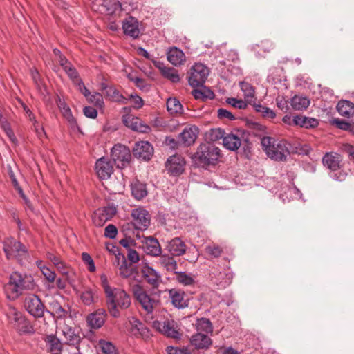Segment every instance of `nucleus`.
Segmentation results:
<instances>
[{"label":"nucleus","mask_w":354,"mask_h":354,"mask_svg":"<svg viewBox=\"0 0 354 354\" xmlns=\"http://www.w3.org/2000/svg\"><path fill=\"white\" fill-rule=\"evenodd\" d=\"M167 249L172 256H182L187 250L185 243L178 237L172 239L168 242Z\"/></svg>","instance_id":"nucleus-28"},{"label":"nucleus","mask_w":354,"mask_h":354,"mask_svg":"<svg viewBox=\"0 0 354 354\" xmlns=\"http://www.w3.org/2000/svg\"><path fill=\"white\" fill-rule=\"evenodd\" d=\"M290 104L293 109L301 111L306 109L308 107L310 100L306 97L295 95L291 99Z\"/></svg>","instance_id":"nucleus-37"},{"label":"nucleus","mask_w":354,"mask_h":354,"mask_svg":"<svg viewBox=\"0 0 354 354\" xmlns=\"http://www.w3.org/2000/svg\"><path fill=\"white\" fill-rule=\"evenodd\" d=\"M100 279H101L102 286V288L104 289L106 296L108 295L109 294L110 295L111 294L110 292H111L113 291V290H114L115 288H111L109 286L108 279H107V277L106 275L102 274L100 277Z\"/></svg>","instance_id":"nucleus-62"},{"label":"nucleus","mask_w":354,"mask_h":354,"mask_svg":"<svg viewBox=\"0 0 354 354\" xmlns=\"http://www.w3.org/2000/svg\"><path fill=\"white\" fill-rule=\"evenodd\" d=\"M162 75L174 83H176L180 81V76L177 70L171 67H168L167 69H165Z\"/></svg>","instance_id":"nucleus-46"},{"label":"nucleus","mask_w":354,"mask_h":354,"mask_svg":"<svg viewBox=\"0 0 354 354\" xmlns=\"http://www.w3.org/2000/svg\"><path fill=\"white\" fill-rule=\"evenodd\" d=\"M114 265L118 267L119 274L122 278H129L136 273V269L131 263H128L124 255L118 252L115 256Z\"/></svg>","instance_id":"nucleus-16"},{"label":"nucleus","mask_w":354,"mask_h":354,"mask_svg":"<svg viewBox=\"0 0 354 354\" xmlns=\"http://www.w3.org/2000/svg\"><path fill=\"white\" fill-rule=\"evenodd\" d=\"M131 216L133 218V225L140 230H145L151 221V216L149 212L142 208H136L132 210Z\"/></svg>","instance_id":"nucleus-15"},{"label":"nucleus","mask_w":354,"mask_h":354,"mask_svg":"<svg viewBox=\"0 0 354 354\" xmlns=\"http://www.w3.org/2000/svg\"><path fill=\"white\" fill-rule=\"evenodd\" d=\"M56 103L64 118L67 120V121L71 124H75V119L73 117L69 106L66 104L65 101L58 96L57 100H56Z\"/></svg>","instance_id":"nucleus-32"},{"label":"nucleus","mask_w":354,"mask_h":354,"mask_svg":"<svg viewBox=\"0 0 354 354\" xmlns=\"http://www.w3.org/2000/svg\"><path fill=\"white\" fill-rule=\"evenodd\" d=\"M48 349L52 354H59L62 351V344L59 340L53 335L47 337Z\"/></svg>","instance_id":"nucleus-41"},{"label":"nucleus","mask_w":354,"mask_h":354,"mask_svg":"<svg viewBox=\"0 0 354 354\" xmlns=\"http://www.w3.org/2000/svg\"><path fill=\"white\" fill-rule=\"evenodd\" d=\"M218 147L212 144H201L194 154L195 161L201 166L215 165L221 156Z\"/></svg>","instance_id":"nucleus-6"},{"label":"nucleus","mask_w":354,"mask_h":354,"mask_svg":"<svg viewBox=\"0 0 354 354\" xmlns=\"http://www.w3.org/2000/svg\"><path fill=\"white\" fill-rule=\"evenodd\" d=\"M167 111L171 113H181L183 111V106L176 98L170 97L167 102Z\"/></svg>","instance_id":"nucleus-43"},{"label":"nucleus","mask_w":354,"mask_h":354,"mask_svg":"<svg viewBox=\"0 0 354 354\" xmlns=\"http://www.w3.org/2000/svg\"><path fill=\"white\" fill-rule=\"evenodd\" d=\"M227 103L234 108L239 109H245L247 107V102L243 100H239L234 97L227 98Z\"/></svg>","instance_id":"nucleus-50"},{"label":"nucleus","mask_w":354,"mask_h":354,"mask_svg":"<svg viewBox=\"0 0 354 354\" xmlns=\"http://www.w3.org/2000/svg\"><path fill=\"white\" fill-rule=\"evenodd\" d=\"M3 250L8 259L16 258L18 260H21L27 252L25 246L13 238L4 241Z\"/></svg>","instance_id":"nucleus-11"},{"label":"nucleus","mask_w":354,"mask_h":354,"mask_svg":"<svg viewBox=\"0 0 354 354\" xmlns=\"http://www.w3.org/2000/svg\"><path fill=\"white\" fill-rule=\"evenodd\" d=\"M116 214V208L112 206L99 208L94 212L92 221L95 226L101 227Z\"/></svg>","instance_id":"nucleus-14"},{"label":"nucleus","mask_w":354,"mask_h":354,"mask_svg":"<svg viewBox=\"0 0 354 354\" xmlns=\"http://www.w3.org/2000/svg\"><path fill=\"white\" fill-rule=\"evenodd\" d=\"M248 136L249 134L243 131L235 129L225 134L223 145L227 149L233 151L243 146L244 151H246L251 145L248 140Z\"/></svg>","instance_id":"nucleus-7"},{"label":"nucleus","mask_w":354,"mask_h":354,"mask_svg":"<svg viewBox=\"0 0 354 354\" xmlns=\"http://www.w3.org/2000/svg\"><path fill=\"white\" fill-rule=\"evenodd\" d=\"M254 107L255 111L265 118L274 119L276 117L274 111L267 106L258 104H254Z\"/></svg>","instance_id":"nucleus-45"},{"label":"nucleus","mask_w":354,"mask_h":354,"mask_svg":"<svg viewBox=\"0 0 354 354\" xmlns=\"http://www.w3.org/2000/svg\"><path fill=\"white\" fill-rule=\"evenodd\" d=\"M35 287V283L31 275L14 272L10 274L8 283L5 285L4 290L8 299H15L24 290H33Z\"/></svg>","instance_id":"nucleus-1"},{"label":"nucleus","mask_w":354,"mask_h":354,"mask_svg":"<svg viewBox=\"0 0 354 354\" xmlns=\"http://www.w3.org/2000/svg\"><path fill=\"white\" fill-rule=\"evenodd\" d=\"M240 87L242 92L243 93L245 100L247 102H251L254 98L255 95L254 88L250 83L246 82H241L240 83Z\"/></svg>","instance_id":"nucleus-40"},{"label":"nucleus","mask_w":354,"mask_h":354,"mask_svg":"<svg viewBox=\"0 0 354 354\" xmlns=\"http://www.w3.org/2000/svg\"><path fill=\"white\" fill-rule=\"evenodd\" d=\"M157 329L165 336L176 340L180 339L182 334L177 323L174 320H165L156 323Z\"/></svg>","instance_id":"nucleus-13"},{"label":"nucleus","mask_w":354,"mask_h":354,"mask_svg":"<svg viewBox=\"0 0 354 354\" xmlns=\"http://www.w3.org/2000/svg\"><path fill=\"white\" fill-rule=\"evenodd\" d=\"M261 145L267 154L272 160L275 161H286L290 155L288 143L285 140H278L270 137H264L261 140Z\"/></svg>","instance_id":"nucleus-3"},{"label":"nucleus","mask_w":354,"mask_h":354,"mask_svg":"<svg viewBox=\"0 0 354 354\" xmlns=\"http://www.w3.org/2000/svg\"><path fill=\"white\" fill-rule=\"evenodd\" d=\"M87 100L94 104L96 106L102 107L104 105V101L102 95L99 93H95L93 94H91V95L87 97Z\"/></svg>","instance_id":"nucleus-53"},{"label":"nucleus","mask_w":354,"mask_h":354,"mask_svg":"<svg viewBox=\"0 0 354 354\" xmlns=\"http://www.w3.org/2000/svg\"><path fill=\"white\" fill-rule=\"evenodd\" d=\"M341 161V156L335 152L326 153L322 158L324 166L333 171L340 169Z\"/></svg>","instance_id":"nucleus-25"},{"label":"nucleus","mask_w":354,"mask_h":354,"mask_svg":"<svg viewBox=\"0 0 354 354\" xmlns=\"http://www.w3.org/2000/svg\"><path fill=\"white\" fill-rule=\"evenodd\" d=\"M175 272L176 273V279L179 283L185 286L192 285L194 283L193 278L186 272Z\"/></svg>","instance_id":"nucleus-49"},{"label":"nucleus","mask_w":354,"mask_h":354,"mask_svg":"<svg viewBox=\"0 0 354 354\" xmlns=\"http://www.w3.org/2000/svg\"><path fill=\"white\" fill-rule=\"evenodd\" d=\"M81 299L85 305L92 304L94 301L93 292L91 290L84 291L81 295Z\"/></svg>","instance_id":"nucleus-55"},{"label":"nucleus","mask_w":354,"mask_h":354,"mask_svg":"<svg viewBox=\"0 0 354 354\" xmlns=\"http://www.w3.org/2000/svg\"><path fill=\"white\" fill-rule=\"evenodd\" d=\"M205 251L211 258H218L223 253V248L216 243H212L207 245Z\"/></svg>","instance_id":"nucleus-44"},{"label":"nucleus","mask_w":354,"mask_h":354,"mask_svg":"<svg viewBox=\"0 0 354 354\" xmlns=\"http://www.w3.org/2000/svg\"><path fill=\"white\" fill-rule=\"evenodd\" d=\"M133 297L140 304L142 308L147 313H151L159 304L160 291H155L149 294L142 286L135 284L131 288Z\"/></svg>","instance_id":"nucleus-5"},{"label":"nucleus","mask_w":354,"mask_h":354,"mask_svg":"<svg viewBox=\"0 0 354 354\" xmlns=\"http://www.w3.org/2000/svg\"><path fill=\"white\" fill-rule=\"evenodd\" d=\"M140 273L142 279L151 286L153 290L157 289L162 283L160 274L147 263H141Z\"/></svg>","instance_id":"nucleus-12"},{"label":"nucleus","mask_w":354,"mask_h":354,"mask_svg":"<svg viewBox=\"0 0 354 354\" xmlns=\"http://www.w3.org/2000/svg\"><path fill=\"white\" fill-rule=\"evenodd\" d=\"M209 70L201 63L195 64L190 69L188 81L189 85L193 88L202 86L207 77Z\"/></svg>","instance_id":"nucleus-9"},{"label":"nucleus","mask_w":354,"mask_h":354,"mask_svg":"<svg viewBox=\"0 0 354 354\" xmlns=\"http://www.w3.org/2000/svg\"><path fill=\"white\" fill-rule=\"evenodd\" d=\"M40 270L45 279L50 283H53L56 279V274L46 266L40 267Z\"/></svg>","instance_id":"nucleus-52"},{"label":"nucleus","mask_w":354,"mask_h":354,"mask_svg":"<svg viewBox=\"0 0 354 354\" xmlns=\"http://www.w3.org/2000/svg\"><path fill=\"white\" fill-rule=\"evenodd\" d=\"M63 335L67 344L71 345H78L80 342V337L75 333L71 328L66 327L62 330Z\"/></svg>","instance_id":"nucleus-39"},{"label":"nucleus","mask_w":354,"mask_h":354,"mask_svg":"<svg viewBox=\"0 0 354 354\" xmlns=\"http://www.w3.org/2000/svg\"><path fill=\"white\" fill-rule=\"evenodd\" d=\"M122 30L124 35L137 39L140 35L139 23L136 18L129 16L122 22Z\"/></svg>","instance_id":"nucleus-21"},{"label":"nucleus","mask_w":354,"mask_h":354,"mask_svg":"<svg viewBox=\"0 0 354 354\" xmlns=\"http://www.w3.org/2000/svg\"><path fill=\"white\" fill-rule=\"evenodd\" d=\"M121 10L122 5L119 0H102L101 12L108 15H113Z\"/></svg>","instance_id":"nucleus-29"},{"label":"nucleus","mask_w":354,"mask_h":354,"mask_svg":"<svg viewBox=\"0 0 354 354\" xmlns=\"http://www.w3.org/2000/svg\"><path fill=\"white\" fill-rule=\"evenodd\" d=\"M190 343L196 349H207L212 341L207 334L197 333L191 337Z\"/></svg>","instance_id":"nucleus-26"},{"label":"nucleus","mask_w":354,"mask_h":354,"mask_svg":"<svg viewBox=\"0 0 354 354\" xmlns=\"http://www.w3.org/2000/svg\"><path fill=\"white\" fill-rule=\"evenodd\" d=\"M106 317V310L100 308L89 314L86 317V322L91 328L98 329L104 324Z\"/></svg>","instance_id":"nucleus-23"},{"label":"nucleus","mask_w":354,"mask_h":354,"mask_svg":"<svg viewBox=\"0 0 354 354\" xmlns=\"http://www.w3.org/2000/svg\"><path fill=\"white\" fill-rule=\"evenodd\" d=\"M167 60L174 66H180L186 61V57L182 50L177 47H171L167 51Z\"/></svg>","instance_id":"nucleus-24"},{"label":"nucleus","mask_w":354,"mask_h":354,"mask_svg":"<svg viewBox=\"0 0 354 354\" xmlns=\"http://www.w3.org/2000/svg\"><path fill=\"white\" fill-rule=\"evenodd\" d=\"M198 128L194 125L187 127L179 134L178 138L182 145L188 147L193 145L197 138Z\"/></svg>","instance_id":"nucleus-22"},{"label":"nucleus","mask_w":354,"mask_h":354,"mask_svg":"<svg viewBox=\"0 0 354 354\" xmlns=\"http://www.w3.org/2000/svg\"><path fill=\"white\" fill-rule=\"evenodd\" d=\"M105 94L110 100L115 102L126 104L129 101V99L120 94L119 91L113 86H110V88H109L108 90L105 92Z\"/></svg>","instance_id":"nucleus-35"},{"label":"nucleus","mask_w":354,"mask_h":354,"mask_svg":"<svg viewBox=\"0 0 354 354\" xmlns=\"http://www.w3.org/2000/svg\"><path fill=\"white\" fill-rule=\"evenodd\" d=\"M52 310V313L53 314V315L57 317V318L64 317L66 314V310L62 307V306L58 302H56L53 304Z\"/></svg>","instance_id":"nucleus-57"},{"label":"nucleus","mask_w":354,"mask_h":354,"mask_svg":"<svg viewBox=\"0 0 354 354\" xmlns=\"http://www.w3.org/2000/svg\"><path fill=\"white\" fill-rule=\"evenodd\" d=\"M138 324V331L136 337L148 338L150 336L149 330L139 320L136 321Z\"/></svg>","instance_id":"nucleus-54"},{"label":"nucleus","mask_w":354,"mask_h":354,"mask_svg":"<svg viewBox=\"0 0 354 354\" xmlns=\"http://www.w3.org/2000/svg\"><path fill=\"white\" fill-rule=\"evenodd\" d=\"M55 267L62 274L68 277L71 272V268L62 260L57 263Z\"/></svg>","instance_id":"nucleus-59"},{"label":"nucleus","mask_w":354,"mask_h":354,"mask_svg":"<svg viewBox=\"0 0 354 354\" xmlns=\"http://www.w3.org/2000/svg\"><path fill=\"white\" fill-rule=\"evenodd\" d=\"M95 170L100 179H108L113 172L111 162L106 158L102 157L95 162Z\"/></svg>","instance_id":"nucleus-20"},{"label":"nucleus","mask_w":354,"mask_h":354,"mask_svg":"<svg viewBox=\"0 0 354 354\" xmlns=\"http://www.w3.org/2000/svg\"><path fill=\"white\" fill-rule=\"evenodd\" d=\"M132 151L136 158L149 160L153 154V147L147 141H140L136 142Z\"/></svg>","instance_id":"nucleus-17"},{"label":"nucleus","mask_w":354,"mask_h":354,"mask_svg":"<svg viewBox=\"0 0 354 354\" xmlns=\"http://www.w3.org/2000/svg\"><path fill=\"white\" fill-rule=\"evenodd\" d=\"M337 110L341 115L351 117L354 115V104L347 100H342L338 102Z\"/></svg>","instance_id":"nucleus-33"},{"label":"nucleus","mask_w":354,"mask_h":354,"mask_svg":"<svg viewBox=\"0 0 354 354\" xmlns=\"http://www.w3.org/2000/svg\"><path fill=\"white\" fill-rule=\"evenodd\" d=\"M82 259L87 265V269L89 272H93L95 271V263L89 254L83 252L82 254Z\"/></svg>","instance_id":"nucleus-51"},{"label":"nucleus","mask_w":354,"mask_h":354,"mask_svg":"<svg viewBox=\"0 0 354 354\" xmlns=\"http://www.w3.org/2000/svg\"><path fill=\"white\" fill-rule=\"evenodd\" d=\"M158 263L169 272H176L178 268L176 261L169 254L160 255Z\"/></svg>","instance_id":"nucleus-31"},{"label":"nucleus","mask_w":354,"mask_h":354,"mask_svg":"<svg viewBox=\"0 0 354 354\" xmlns=\"http://www.w3.org/2000/svg\"><path fill=\"white\" fill-rule=\"evenodd\" d=\"M1 128L3 129L4 132L7 135V136L9 138L10 140L13 144L17 143V139L10 127V123L6 120L3 121L1 124Z\"/></svg>","instance_id":"nucleus-47"},{"label":"nucleus","mask_w":354,"mask_h":354,"mask_svg":"<svg viewBox=\"0 0 354 354\" xmlns=\"http://www.w3.org/2000/svg\"><path fill=\"white\" fill-rule=\"evenodd\" d=\"M111 158L117 167L122 169L129 165L131 153L127 147L117 144L111 149Z\"/></svg>","instance_id":"nucleus-8"},{"label":"nucleus","mask_w":354,"mask_h":354,"mask_svg":"<svg viewBox=\"0 0 354 354\" xmlns=\"http://www.w3.org/2000/svg\"><path fill=\"white\" fill-rule=\"evenodd\" d=\"M319 124L317 120L303 115H296L295 126L304 128H314Z\"/></svg>","instance_id":"nucleus-36"},{"label":"nucleus","mask_w":354,"mask_h":354,"mask_svg":"<svg viewBox=\"0 0 354 354\" xmlns=\"http://www.w3.org/2000/svg\"><path fill=\"white\" fill-rule=\"evenodd\" d=\"M196 328L198 333H212L213 331L212 324L210 320L207 318L198 319L196 324Z\"/></svg>","instance_id":"nucleus-38"},{"label":"nucleus","mask_w":354,"mask_h":354,"mask_svg":"<svg viewBox=\"0 0 354 354\" xmlns=\"http://www.w3.org/2000/svg\"><path fill=\"white\" fill-rule=\"evenodd\" d=\"M98 346L104 354H118V349L111 342L100 339Z\"/></svg>","instance_id":"nucleus-42"},{"label":"nucleus","mask_w":354,"mask_h":354,"mask_svg":"<svg viewBox=\"0 0 354 354\" xmlns=\"http://www.w3.org/2000/svg\"><path fill=\"white\" fill-rule=\"evenodd\" d=\"M84 114L86 117L94 119L97 115V110L92 106H85L83 110Z\"/></svg>","instance_id":"nucleus-64"},{"label":"nucleus","mask_w":354,"mask_h":354,"mask_svg":"<svg viewBox=\"0 0 354 354\" xmlns=\"http://www.w3.org/2000/svg\"><path fill=\"white\" fill-rule=\"evenodd\" d=\"M111 294L106 296V306L110 315L118 318L120 317L119 309H127L131 304L130 296L122 289L114 288Z\"/></svg>","instance_id":"nucleus-2"},{"label":"nucleus","mask_w":354,"mask_h":354,"mask_svg":"<svg viewBox=\"0 0 354 354\" xmlns=\"http://www.w3.org/2000/svg\"><path fill=\"white\" fill-rule=\"evenodd\" d=\"M117 234H118V229L113 224L108 225L104 229V235L105 237L113 239L116 237Z\"/></svg>","instance_id":"nucleus-58"},{"label":"nucleus","mask_w":354,"mask_h":354,"mask_svg":"<svg viewBox=\"0 0 354 354\" xmlns=\"http://www.w3.org/2000/svg\"><path fill=\"white\" fill-rule=\"evenodd\" d=\"M6 315L9 324L19 334H33L35 328L30 322L12 306H8L6 309Z\"/></svg>","instance_id":"nucleus-4"},{"label":"nucleus","mask_w":354,"mask_h":354,"mask_svg":"<svg viewBox=\"0 0 354 354\" xmlns=\"http://www.w3.org/2000/svg\"><path fill=\"white\" fill-rule=\"evenodd\" d=\"M63 69L73 82H75L76 81L80 79L79 77V75L77 70L71 64V62L68 64V65L67 64L66 66H65V67Z\"/></svg>","instance_id":"nucleus-48"},{"label":"nucleus","mask_w":354,"mask_h":354,"mask_svg":"<svg viewBox=\"0 0 354 354\" xmlns=\"http://www.w3.org/2000/svg\"><path fill=\"white\" fill-rule=\"evenodd\" d=\"M225 132L221 129H212L210 132L211 139L212 140H218L225 136Z\"/></svg>","instance_id":"nucleus-60"},{"label":"nucleus","mask_w":354,"mask_h":354,"mask_svg":"<svg viewBox=\"0 0 354 354\" xmlns=\"http://www.w3.org/2000/svg\"><path fill=\"white\" fill-rule=\"evenodd\" d=\"M122 120L126 127L134 131L147 133L150 131L149 126L138 117H135L132 115H126L123 116Z\"/></svg>","instance_id":"nucleus-18"},{"label":"nucleus","mask_w":354,"mask_h":354,"mask_svg":"<svg viewBox=\"0 0 354 354\" xmlns=\"http://www.w3.org/2000/svg\"><path fill=\"white\" fill-rule=\"evenodd\" d=\"M131 194L133 196L137 199L140 200L147 195V190L146 185L144 183L135 181L131 184Z\"/></svg>","instance_id":"nucleus-34"},{"label":"nucleus","mask_w":354,"mask_h":354,"mask_svg":"<svg viewBox=\"0 0 354 354\" xmlns=\"http://www.w3.org/2000/svg\"><path fill=\"white\" fill-rule=\"evenodd\" d=\"M144 250L148 255L158 257L161 254L162 249L157 239L149 236L145 239Z\"/></svg>","instance_id":"nucleus-27"},{"label":"nucleus","mask_w":354,"mask_h":354,"mask_svg":"<svg viewBox=\"0 0 354 354\" xmlns=\"http://www.w3.org/2000/svg\"><path fill=\"white\" fill-rule=\"evenodd\" d=\"M127 259L131 263V264L136 263L140 260L138 253L135 250L131 248L128 250Z\"/></svg>","instance_id":"nucleus-63"},{"label":"nucleus","mask_w":354,"mask_h":354,"mask_svg":"<svg viewBox=\"0 0 354 354\" xmlns=\"http://www.w3.org/2000/svg\"><path fill=\"white\" fill-rule=\"evenodd\" d=\"M24 306L29 314L40 318L44 315L45 306L41 299L35 294L27 295L24 301Z\"/></svg>","instance_id":"nucleus-10"},{"label":"nucleus","mask_w":354,"mask_h":354,"mask_svg":"<svg viewBox=\"0 0 354 354\" xmlns=\"http://www.w3.org/2000/svg\"><path fill=\"white\" fill-rule=\"evenodd\" d=\"M218 117L220 119H227L230 121L235 120L234 115L230 111L224 109H219L218 110Z\"/></svg>","instance_id":"nucleus-61"},{"label":"nucleus","mask_w":354,"mask_h":354,"mask_svg":"<svg viewBox=\"0 0 354 354\" xmlns=\"http://www.w3.org/2000/svg\"><path fill=\"white\" fill-rule=\"evenodd\" d=\"M185 165V159L179 155L169 157L166 162L167 169L174 176H178L182 174L184 171Z\"/></svg>","instance_id":"nucleus-19"},{"label":"nucleus","mask_w":354,"mask_h":354,"mask_svg":"<svg viewBox=\"0 0 354 354\" xmlns=\"http://www.w3.org/2000/svg\"><path fill=\"white\" fill-rule=\"evenodd\" d=\"M169 298L172 304L178 308L188 306L187 301L185 299V292L180 290L171 289L169 291Z\"/></svg>","instance_id":"nucleus-30"},{"label":"nucleus","mask_w":354,"mask_h":354,"mask_svg":"<svg viewBox=\"0 0 354 354\" xmlns=\"http://www.w3.org/2000/svg\"><path fill=\"white\" fill-rule=\"evenodd\" d=\"M166 350L167 354H192L187 347L168 346Z\"/></svg>","instance_id":"nucleus-56"}]
</instances>
